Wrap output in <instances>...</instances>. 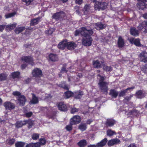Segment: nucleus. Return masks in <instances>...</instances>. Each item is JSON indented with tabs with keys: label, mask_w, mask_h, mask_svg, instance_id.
I'll use <instances>...</instances> for the list:
<instances>
[{
	"label": "nucleus",
	"mask_w": 147,
	"mask_h": 147,
	"mask_svg": "<svg viewBox=\"0 0 147 147\" xmlns=\"http://www.w3.org/2000/svg\"><path fill=\"white\" fill-rule=\"evenodd\" d=\"M39 136V134L34 133L33 134L32 136V138H38Z\"/></svg>",
	"instance_id": "obj_57"
},
{
	"label": "nucleus",
	"mask_w": 147,
	"mask_h": 147,
	"mask_svg": "<svg viewBox=\"0 0 147 147\" xmlns=\"http://www.w3.org/2000/svg\"><path fill=\"white\" fill-rule=\"evenodd\" d=\"M147 67V65L146 64L145 65V69H142V71L143 72H144L145 73H146V68Z\"/></svg>",
	"instance_id": "obj_61"
},
{
	"label": "nucleus",
	"mask_w": 147,
	"mask_h": 147,
	"mask_svg": "<svg viewBox=\"0 0 147 147\" xmlns=\"http://www.w3.org/2000/svg\"><path fill=\"white\" fill-rule=\"evenodd\" d=\"M16 14V12H14L12 13H10L6 14L5 15V17L6 18H8L13 17Z\"/></svg>",
	"instance_id": "obj_39"
},
{
	"label": "nucleus",
	"mask_w": 147,
	"mask_h": 147,
	"mask_svg": "<svg viewBox=\"0 0 147 147\" xmlns=\"http://www.w3.org/2000/svg\"><path fill=\"white\" fill-rule=\"evenodd\" d=\"M107 141V138H104L96 145H90L88 146V147H102L106 144Z\"/></svg>",
	"instance_id": "obj_6"
},
{
	"label": "nucleus",
	"mask_w": 147,
	"mask_h": 147,
	"mask_svg": "<svg viewBox=\"0 0 147 147\" xmlns=\"http://www.w3.org/2000/svg\"><path fill=\"white\" fill-rule=\"evenodd\" d=\"M130 32L131 34L133 36H137L138 35V30L134 27L131 28Z\"/></svg>",
	"instance_id": "obj_29"
},
{
	"label": "nucleus",
	"mask_w": 147,
	"mask_h": 147,
	"mask_svg": "<svg viewBox=\"0 0 147 147\" xmlns=\"http://www.w3.org/2000/svg\"><path fill=\"white\" fill-rule=\"evenodd\" d=\"M120 143V141L119 139L115 138L109 140L107 144L109 146H110L115 144H119Z\"/></svg>",
	"instance_id": "obj_14"
},
{
	"label": "nucleus",
	"mask_w": 147,
	"mask_h": 147,
	"mask_svg": "<svg viewBox=\"0 0 147 147\" xmlns=\"http://www.w3.org/2000/svg\"><path fill=\"white\" fill-rule=\"evenodd\" d=\"M40 19V18L38 17L31 20L30 21V25L33 26L37 24Z\"/></svg>",
	"instance_id": "obj_25"
},
{
	"label": "nucleus",
	"mask_w": 147,
	"mask_h": 147,
	"mask_svg": "<svg viewBox=\"0 0 147 147\" xmlns=\"http://www.w3.org/2000/svg\"><path fill=\"white\" fill-rule=\"evenodd\" d=\"M131 96H126L125 98L124 99V100L125 101H128L130 100V99L131 98Z\"/></svg>",
	"instance_id": "obj_56"
},
{
	"label": "nucleus",
	"mask_w": 147,
	"mask_h": 147,
	"mask_svg": "<svg viewBox=\"0 0 147 147\" xmlns=\"http://www.w3.org/2000/svg\"><path fill=\"white\" fill-rule=\"evenodd\" d=\"M67 40H63L59 42L58 45V47L59 49H64L65 47H67Z\"/></svg>",
	"instance_id": "obj_17"
},
{
	"label": "nucleus",
	"mask_w": 147,
	"mask_h": 147,
	"mask_svg": "<svg viewBox=\"0 0 147 147\" xmlns=\"http://www.w3.org/2000/svg\"><path fill=\"white\" fill-rule=\"evenodd\" d=\"M103 62L101 61V62L98 60H94L92 63L93 66L94 68H100L101 67L102 64L103 63Z\"/></svg>",
	"instance_id": "obj_21"
},
{
	"label": "nucleus",
	"mask_w": 147,
	"mask_h": 147,
	"mask_svg": "<svg viewBox=\"0 0 147 147\" xmlns=\"http://www.w3.org/2000/svg\"><path fill=\"white\" fill-rule=\"evenodd\" d=\"M136 97L139 98H142L145 96V94L142 90H140L136 92Z\"/></svg>",
	"instance_id": "obj_28"
},
{
	"label": "nucleus",
	"mask_w": 147,
	"mask_h": 147,
	"mask_svg": "<svg viewBox=\"0 0 147 147\" xmlns=\"http://www.w3.org/2000/svg\"><path fill=\"white\" fill-rule=\"evenodd\" d=\"M12 94L14 96H17V97H20L22 95H21V93L18 91H16L13 92Z\"/></svg>",
	"instance_id": "obj_49"
},
{
	"label": "nucleus",
	"mask_w": 147,
	"mask_h": 147,
	"mask_svg": "<svg viewBox=\"0 0 147 147\" xmlns=\"http://www.w3.org/2000/svg\"><path fill=\"white\" fill-rule=\"evenodd\" d=\"M26 147H40L39 144L35 143H30L28 144Z\"/></svg>",
	"instance_id": "obj_37"
},
{
	"label": "nucleus",
	"mask_w": 147,
	"mask_h": 147,
	"mask_svg": "<svg viewBox=\"0 0 147 147\" xmlns=\"http://www.w3.org/2000/svg\"><path fill=\"white\" fill-rule=\"evenodd\" d=\"M83 94V93L82 91H78L74 93V96L75 98L79 99L81 98Z\"/></svg>",
	"instance_id": "obj_23"
},
{
	"label": "nucleus",
	"mask_w": 147,
	"mask_h": 147,
	"mask_svg": "<svg viewBox=\"0 0 147 147\" xmlns=\"http://www.w3.org/2000/svg\"><path fill=\"white\" fill-rule=\"evenodd\" d=\"M53 31L54 30L52 28H51L49 30H46L45 32L46 34L51 35L52 34Z\"/></svg>",
	"instance_id": "obj_51"
},
{
	"label": "nucleus",
	"mask_w": 147,
	"mask_h": 147,
	"mask_svg": "<svg viewBox=\"0 0 147 147\" xmlns=\"http://www.w3.org/2000/svg\"><path fill=\"white\" fill-rule=\"evenodd\" d=\"M134 88V87H132L130 88H128L126 89L121 91V92H120L119 94V97H121V96H124L125 95V94L127 92V91L128 90H130V89H133Z\"/></svg>",
	"instance_id": "obj_24"
},
{
	"label": "nucleus",
	"mask_w": 147,
	"mask_h": 147,
	"mask_svg": "<svg viewBox=\"0 0 147 147\" xmlns=\"http://www.w3.org/2000/svg\"><path fill=\"white\" fill-rule=\"evenodd\" d=\"M141 61L144 63L147 62V53L145 51L141 52L139 55Z\"/></svg>",
	"instance_id": "obj_11"
},
{
	"label": "nucleus",
	"mask_w": 147,
	"mask_h": 147,
	"mask_svg": "<svg viewBox=\"0 0 147 147\" xmlns=\"http://www.w3.org/2000/svg\"><path fill=\"white\" fill-rule=\"evenodd\" d=\"M118 45L119 47H122L124 45L123 40L121 37H119L118 41Z\"/></svg>",
	"instance_id": "obj_30"
},
{
	"label": "nucleus",
	"mask_w": 147,
	"mask_h": 147,
	"mask_svg": "<svg viewBox=\"0 0 147 147\" xmlns=\"http://www.w3.org/2000/svg\"><path fill=\"white\" fill-rule=\"evenodd\" d=\"M22 61L28 63L29 64H30L32 65L33 64V59L32 58L29 56H24L22 57Z\"/></svg>",
	"instance_id": "obj_12"
},
{
	"label": "nucleus",
	"mask_w": 147,
	"mask_h": 147,
	"mask_svg": "<svg viewBox=\"0 0 147 147\" xmlns=\"http://www.w3.org/2000/svg\"><path fill=\"white\" fill-rule=\"evenodd\" d=\"M20 73L19 72H14L11 74V75L13 78H18L19 77Z\"/></svg>",
	"instance_id": "obj_40"
},
{
	"label": "nucleus",
	"mask_w": 147,
	"mask_h": 147,
	"mask_svg": "<svg viewBox=\"0 0 147 147\" xmlns=\"http://www.w3.org/2000/svg\"><path fill=\"white\" fill-rule=\"evenodd\" d=\"M92 121L91 119L88 120L86 122V123L89 124Z\"/></svg>",
	"instance_id": "obj_64"
},
{
	"label": "nucleus",
	"mask_w": 147,
	"mask_h": 147,
	"mask_svg": "<svg viewBox=\"0 0 147 147\" xmlns=\"http://www.w3.org/2000/svg\"><path fill=\"white\" fill-rule=\"evenodd\" d=\"M32 100L30 101V104H35L38 102V98L33 94H32Z\"/></svg>",
	"instance_id": "obj_26"
},
{
	"label": "nucleus",
	"mask_w": 147,
	"mask_h": 147,
	"mask_svg": "<svg viewBox=\"0 0 147 147\" xmlns=\"http://www.w3.org/2000/svg\"><path fill=\"white\" fill-rule=\"evenodd\" d=\"M97 77L99 79V82H103V80H105L104 77L103 76H102L100 74H98V75Z\"/></svg>",
	"instance_id": "obj_50"
},
{
	"label": "nucleus",
	"mask_w": 147,
	"mask_h": 147,
	"mask_svg": "<svg viewBox=\"0 0 147 147\" xmlns=\"http://www.w3.org/2000/svg\"><path fill=\"white\" fill-rule=\"evenodd\" d=\"M15 141V140L13 138L8 139L6 140V143L9 145H12L14 143Z\"/></svg>",
	"instance_id": "obj_42"
},
{
	"label": "nucleus",
	"mask_w": 147,
	"mask_h": 147,
	"mask_svg": "<svg viewBox=\"0 0 147 147\" xmlns=\"http://www.w3.org/2000/svg\"><path fill=\"white\" fill-rule=\"evenodd\" d=\"M109 94L112 98H115L118 95V92L115 89H111L110 91Z\"/></svg>",
	"instance_id": "obj_19"
},
{
	"label": "nucleus",
	"mask_w": 147,
	"mask_h": 147,
	"mask_svg": "<svg viewBox=\"0 0 147 147\" xmlns=\"http://www.w3.org/2000/svg\"><path fill=\"white\" fill-rule=\"evenodd\" d=\"M104 28L103 24L100 23H97L95 24V28L97 30L102 29Z\"/></svg>",
	"instance_id": "obj_31"
},
{
	"label": "nucleus",
	"mask_w": 147,
	"mask_h": 147,
	"mask_svg": "<svg viewBox=\"0 0 147 147\" xmlns=\"http://www.w3.org/2000/svg\"><path fill=\"white\" fill-rule=\"evenodd\" d=\"M103 68L104 70L107 71H110L112 70V68L110 66H108L106 65H103Z\"/></svg>",
	"instance_id": "obj_46"
},
{
	"label": "nucleus",
	"mask_w": 147,
	"mask_h": 147,
	"mask_svg": "<svg viewBox=\"0 0 147 147\" xmlns=\"http://www.w3.org/2000/svg\"><path fill=\"white\" fill-rule=\"evenodd\" d=\"M107 3L103 2H100L96 1L94 5L95 8L98 10H103L107 7Z\"/></svg>",
	"instance_id": "obj_3"
},
{
	"label": "nucleus",
	"mask_w": 147,
	"mask_h": 147,
	"mask_svg": "<svg viewBox=\"0 0 147 147\" xmlns=\"http://www.w3.org/2000/svg\"><path fill=\"white\" fill-rule=\"evenodd\" d=\"M143 17L145 19H147V13L143 14Z\"/></svg>",
	"instance_id": "obj_62"
},
{
	"label": "nucleus",
	"mask_w": 147,
	"mask_h": 147,
	"mask_svg": "<svg viewBox=\"0 0 147 147\" xmlns=\"http://www.w3.org/2000/svg\"><path fill=\"white\" fill-rule=\"evenodd\" d=\"M33 76L35 77H40L42 75V71L38 68H35L33 69L32 72Z\"/></svg>",
	"instance_id": "obj_10"
},
{
	"label": "nucleus",
	"mask_w": 147,
	"mask_h": 147,
	"mask_svg": "<svg viewBox=\"0 0 147 147\" xmlns=\"http://www.w3.org/2000/svg\"><path fill=\"white\" fill-rule=\"evenodd\" d=\"M146 0H138V3L137 4L138 8L140 9H144L146 7Z\"/></svg>",
	"instance_id": "obj_7"
},
{
	"label": "nucleus",
	"mask_w": 147,
	"mask_h": 147,
	"mask_svg": "<svg viewBox=\"0 0 147 147\" xmlns=\"http://www.w3.org/2000/svg\"><path fill=\"white\" fill-rule=\"evenodd\" d=\"M76 44L73 42H67V48L70 50H73L76 47Z\"/></svg>",
	"instance_id": "obj_15"
},
{
	"label": "nucleus",
	"mask_w": 147,
	"mask_h": 147,
	"mask_svg": "<svg viewBox=\"0 0 147 147\" xmlns=\"http://www.w3.org/2000/svg\"><path fill=\"white\" fill-rule=\"evenodd\" d=\"M79 109H77L76 108H73L71 109V112L72 113H74L78 111Z\"/></svg>",
	"instance_id": "obj_53"
},
{
	"label": "nucleus",
	"mask_w": 147,
	"mask_h": 147,
	"mask_svg": "<svg viewBox=\"0 0 147 147\" xmlns=\"http://www.w3.org/2000/svg\"><path fill=\"white\" fill-rule=\"evenodd\" d=\"M25 144V143L20 142L16 143L15 146L16 147H24Z\"/></svg>",
	"instance_id": "obj_45"
},
{
	"label": "nucleus",
	"mask_w": 147,
	"mask_h": 147,
	"mask_svg": "<svg viewBox=\"0 0 147 147\" xmlns=\"http://www.w3.org/2000/svg\"><path fill=\"white\" fill-rule=\"evenodd\" d=\"M115 120L112 119H107L106 123V125L107 126L111 127L113 126L115 123Z\"/></svg>",
	"instance_id": "obj_22"
},
{
	"label": "nucleus",
	"mask_w": 147,
	"mask_h": 147,
	"mask_svg": "<svg viewBox=\"0 0 147 147\" xmlns=\"http://www.w3.org/2000/svg\"><path fill=\"white\" fill-rule=\"evenodd\" d=\"M58 108L59 110L62 111L67 110V107L65 104L63 102H59L58 105Z\"/></svg>",
	"instance_id": "obj_20"
},
{
	"label": "nucleus",
	"mask_w": 147,
	"mask_h": 147,
	"mask_svg": "<svg viewBox=\"0 0 147 147\" xmlns=\"http://www.w3.org/2000/svg\"><path fill=\"white\" fill-rule=\"evenodd\" d=\"M65 15V14L63 12L60 11L54 13L52 16V18L56 20H58L63 18Z\"/></svg>",
	"instance_id": "obj_8"
},
{
	"label": "nucleus",
	"mask_w": 147,
	"mask_h": 147,
	"mask_svg": "<svg viewBox=\"0 0 147 147\" xmlns=\"http://www.w3.org/2000/svg\"><path fill=\"white\" fill-rule=\"evenodd\" d=\"M88 32L90 34H92L93 33V32L92 30H87L85 28L83 27L75 32V35L77 36L80 34L83 36H86Z\"/></svg>",
	"instance_id": "obj_1"
},
{
	"label": "nucleus",
	"mask_w": 147,
	"mask_h": 147,
	"mask_svg": "<svg viewBox=\"0 0 147 147\" xmlns=\"http://www.w3.org/2000/svg\"><path fill=\"white\" fill-rule=\"evenodd\" d=\"M101 90L104 92H107L108 90L107 85L109 83L107 82H99L98 84Z\"/></svg>",
	"instance_id": "obj_9"
},
{
	"label": "nucleus",
	"mask_w": 147,
	"mask_h": 147,
	"mask_svg": "<svg viewBox=\"0 0 147 147\" xmlns=\"http://www.w3.org/2000/svg\"><path fill=\"white\" fill-rule=\"evenodd\" d=\"M129 40L131 43H134L136 46H140L141 45L140 42V40L139 39H135L134 38H131Z\"/></svg>",
	"instance_id": "obj_18"
},
{
	"label": "nucleus",
	"mask_w": 147,
	"mask_h": 147,
	"mask_svg": "<svg viewBox=\"0 0 147 147\" xmlns=\"http://www.w3.org/2000/svg\"><path fill=\"white\" fill-rule=\"evenodd\" d=\"M84 11L85 14H87L88 13H90L91 12L90 10V6L88 5H86L84 7Z\"/></svg>",
	"instance_id": "obj_36"
},
{
	"label": "nucleus",
	"mask_w": 147,
	"mask_h": 147,
	"mask_svg": "<svg viewBox=\"0 0 147 147\" xmlns=\"http://www.w3.org/2000/svg\"><path fill=\"white\" fill-rule=\"evenodd\" d=\"M24 2L26 3L27 5H29L33 1V0H22Z\"/></svg>",
	"instance_id": "obj_54"
},
{
	"label": "nucleus",
	"mask_w": 147,
	"mask_h": 147,
	"mask_svg": "<svg viewBox=\"0 0 147 147\" xmlns=\"http://www.w3.org/2000/svg\"><path fill=\"white\" fill-rule=\"evenodd\" d=\"M78 128L82 131L85 130L87 128L86 124L81 123L79 125Z\"/></svg>",
	"instance_id": "obj_34"
},
{
	"label": "nucleus",
	"mask_w": 147,
	"mask_h": 147,
	"mask_svg": "<svg viewBox=\"0 0 147 147\" xmlns=\"http://www.w3.org/2000/svg\"><path fill=\"white\" fill-rule=\"evenodd\" d=\"M32 112H30L28 113H26L25 114L26 117H30L32 115Z\"/></svg>",
	"instance_id": "obj_55"
},
{
	"label": "nucleus",
	"mask_w": 147,
	"mask_h": 147,
	"mask_svg": "<svg viewBox=\"0 0 147 147\" xmlns=\"http://www.w3.org/2000/svg\"><path fill=\"white\" fill-rule=\"evenodd\" d=\"M5 27V25H0V32H2Z\"/></svg>",
	"instance_id": "obj_58"
},
{
	"label": "nucleus",
	"mask_w": 147,
	"mask_h": 147,
	"mask_svg": "<svg viewBox=\"0 0 147 147\" xmlns=\"http://www.w3.org/2000/svg\"><path fill=\"white\" fill-rule=\"evenodd\" d=\"M27 65L26 64H24L21 65V68L22 69H23L25 68Z\"/></svg>",
	"instance_id": "obj_63"
},
{
	"label": "nucleus",
	"mask_w": 147,
	"mask_h": 147,
	"mask_svg": "<svg viewBox=\"0 0 147 147\" xmlns=\"http://www.w3.org/2000/svg\"><path fill=\"white\" fill-rule=\"evenodd\" d=\"M78 144L80 147H84L87 145L86 141L84 140H83L78 142Z\"/></svg>",
	"instance_id": "obj_32"
},
{
	"label": "nucleus",
	"mask_w": 147,
	"mask_h": 147,
	"mask_svg": "<svg viewBox=\"0 0 147 147\" xmlns=\"http://www.w3.org/2000/svg\"><path fill=\"white\" fill-rule=\"evenodd\" d=\"M107 135L110 137L115 134H116L115 132L113 131L111 129H108L107 131Z\"/></svg>",
	"instance_id": "obj_43"
},
{
	"label": "nucleus",
	"mask_w": 147,
	"mask_h": 147,
	"mask_svg": "<svg viewBox=\"0 0 147 147\" xmlns=\"http://www.w3.org/2000/svg\"><path fill=\"white\" fill-rule=\"evenodd\" d=\"M4 105L6 109H14L15 107L14 104L8 101L5 102L4 104Z\"/></svg>",
	"instance_id": "obj_13"
},
{
	"label": "nucleus",
	"mask_w": 147,
	"mask_h": 147,
	"mask_svg": "<svg viewBox=\"0 0 147 147\" xmlns=\"http://www.w3.org/2000/svg\"><path fill=\"white\" fill-rule=\"evenodd\" d=\"M127 147H137L135 144H130Z\"/></svg>",
	"instance_id": "obj_60"
},
{
	"label": "nucleus",
	"mask_w": 147,
	"mask_h": 147,
	"mask_svg": "<svg viewBox=\"0 0 147 147\" xmlns=\"http://www.w3.org/2000/svg\"><path fill=\"white\" fill-rule=\"evenodd\" d=\"M73 125L71 124L70 123V124L69 125H68L66 127V129L68 131H70L72 129V125Z\"/></svg>",
	"instance_id": "obj_52"
},
{
	"label": "nucleus",
	"mask_w": 147,
	"mask_h": 147,
	"mask_svg": "<svg viewBox=\"0 0 147 147\" xmlns=\"http://www.w3.org/2000/svg\"><path fill=\"white\" fill-rule=\"evenodd\" d=\"M87 34L86 36H83L82 40V44L86 46H89L92 44V39L90 36L92 34H90L89 32H87Z\"/></svg>",
	"instance_id": "obj_2"
},
{
	"label": "nucleus",
	"mask_w": 147,
	"mask_h": 147,
	"mask_svg": "<svg viewBox=\"0 0 147 147\" xmlns=\"http://www.w3.org/2000/svg\"><path fill=\"white\" fill-rule=\"evenodd\" d=\"M65 94L66 98H67L71 97L72 95H74V93L70 91H68L65 92Z\"/></svg>",
	"instance_id": "obj_41"
},
{
	"label": "nucleus",
	"mask_w": 147,
	"mask_h": 147,
	"mask_svg": "<svg viewBox=\"0 0 147 147\" xmlns=\"http://www.w3.org/2000/svg\"><path fill=\"white\" fill-rule=\"evenodd\" d=\"M81 121V117L78 115L74 116L70 120V123L72 125L78 124Z\"/></svg>",
	"instance_id": "obj_5"
},
{
	"label": "nucleus",
	"mask_w": 147,
	"mask_h": 147,
	"mask_svg": "<svg viewBox=\"0 0 147 147\" xmlns=\"http://www.w3.org/2000/svg\"><path fill=\"white\" fill-rule=\"evenodd\" d=\"M17 103L20 106H23L25 103L26 101V99L25 96L24 95H22L20 97H17Z\"/></svg>",
	"instance_id": "obj_4"
},
{
	"label": "nucleus",
	"mask_w": 147,
	"mask_h": 147,
	"mask_svg": "<svg viewBox=\"0 0 147 147\" xmlns=\"http://www.w3.org/2000/svg\"><path fill=\"white\" fill-rule=\"evenodd\" d=\"M139 27L141 30L144 28L145 29H147V24L146 21H144L141 23L139 25Z\"/></svg>",
	"instance_id": "obj_35"
},
{
	"label": "nucleus",
	"mask_w": 147,
	"mask_h": 147,
	"mask_svg": "<svg viewBox=\"0 0 147 147\" xmlns=\"http://www.w3.org/2000/svg\"><path fill=\"white\" fill-rule=\"evenodd\" d=\"M46 142V140H45V138H40L39 142L36 143L39 144L40 146L41 145H45V144Z\"/></svg>",
	"instance_id": "obj_44"
},
{
	"label": "nucleus",
	"mask_w": 147,
	"mask_h": 147,
	"mask_svg": "<svg viewBox=\"0 0 147 147\" xmlns=\"http://www.w3.org/2000/svg\"><path fill=\"white\" fill-rule=\"evenodd\" d=\"M83 0H76V2L78 4H81L82 3Z\"/></svg>",
	"instance_id": "obj_59"
},
{
	"label": "nucleus",
	"mask_w": 147,
	"mask_h": 147,
	"mask_svg": "<svg viewBox=\"0 0 147 147\" xmlns=\"http://www.w3.org/2000/svg\"><path fill=\"white\" fill-rule=\"evenodd\" d=\"M59 86L63 88V89L68 90L69 89L68 86L65 84V82H63L62 84H60Z\"/></svg>",
	"instance_id": "obj_48"
},
{
	"label": "nucleus",
	"mask_w": 147,
	"mask_h": 147,
	"mask_svg": "<svg viewBox=\"0 0 147 147\" xmlns=\"http://www.w3.org/2000/svg\"><path fill=\"white\" fill-rule=\"evenodd\" d=\"M16 24H9L6 26V28L7 30H11L15 28L16 26Z\"/></svg>",
	"instance_id": "obj_38"
},
{
	"label": "nucleus",
	"mask_w": 147,
	"mask_h": 147,
	"mask_svg": "<svg viewBox=\"0 0 147 147\" xmlns=\"http://www.w3.org/2000/svg\"><path fill=\"white\" fill-rule=\"evenodd\" d=\"M26 123L29 124V121L25 120L23 121H18L15 124L16 126L18 128L21 127L22 126L25 125Z\"/></svg>",
	"instance_id": "obj_16"
},
{
	"label": "nucleus",
	"mask_w": 147,
	"mask_h": 147,
	"mask_svg": "<svg viewBox=\"0 0 147 147\" xmlns=\"http://www.w3.org/2000/svg\"><path fill=\"white\" fill-rule=\"evenodd\" d=\"M6 75L2 73L0 74V80L3 81L5 80L7 78Z\"/></svg>",
	"instance_id": "obj_47"
},
{
	"label": "nucleus",
	"mask_w": 147,
	"mask_h": 147,
	"mask_svg": "<svg viewBox=\"0 0 147 147\" xmlns=\"http://www.w3.org/2000/svg\"><path fill=\"white\" fill-rule=\"evenodd\" d=\"M25 27H20L16 28L15 30V32L16 34H19L25 30Z\"/></svg>",
	"instance_id": "obj_33"
},
{
	"label": "nucleus",
	"mask_w": 147,
	"mask_h": 147,
	"mask_svg": "<svg viewBox=\"0 0 147 147\" xmlns=\"http://www.w3.org/2000/svg\"><path fill=\"white\" fill-rule=\"evenodd\" d=\"M49 57L50 59L52 61H55L58 60L57 55L56 54L51 53L49 55Z\"/></svg>",
	"instance_id": "obj_27"
}]
</instances>
